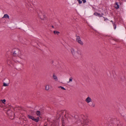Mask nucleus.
<instances>
[{"mask_svg":"<svg viewBox=\"0 0 126 126\" xmlns=\"http://www.w3.org/2000/svg\"><path fill=\"white\" fill-rule=\"evenodd\" d=\"M7 113L8 116H11L12 114V113L13 114V112H12L11 110H9L7 111Z\"/></svg>","mask_w":126,"mask_h":126,"instance_id":"9b49d317","label":"nucleus"},{"mask_svg":"<svg viewBox=\"0 0 126 126\" xmlns=\"http://www.w3.org/2000/svg\"><path fill=\"white\" fill-rule=\"evenodd\" d=\"M36 113L37 115L39 116L38 117H40L41 115V113L40 111L38 110L36 112Z\"/></svg>","mask_w":126,"mask_h":126,"instance_id":"ddd939ff","label":"nucleus"},{"mask_svg":"<svg viewBox=\"0 0 126 126\" xmlns=\"http://www.w3.org/2000/svg\"><path fill=\"white\" fill-rule=\"evenodd\" d=\"M9 83H6L5 82L3 83V86H8L9 85Z\"/></svg>","mask_w":126,"mask_h":126,"instance_id":"4be33fe9","label":"nucleus"},{"mask_svg":"<svg viewBox=\"0 0 126 126\" xmlns=\"http://www.w3.org/2000/svg\"><path fill=\"white\" fill-rule=\"evenodd\" d=\"M104 17V18L105 21L107 20H108L107 18L105 17Z\"/></svg>","mask_w":126,"mask_h":126,"instance_id":"bb28decb","label":"nucleus"},{"mask_svg":"<svg viewBox=\"0 0 126 126\" xmlns=\"http://www.w3.org/2000/svg\"><path fill=\"white\" fill-rule=\"evenodd\" d=\"M113 121V122L112 123L114 124L112 125H109L108 126H124L117 119H114Z\"/></svg>","mask_w":126,"mask_h":126,"instance_id":"20e7f679","label":"nucleus"},{"mask_svg":"<svg viewBox=\"0 0 126 126\" xmlns=\"http://www.w3.org/2000/svg\"><path fill=\"white\" fill-rule=\"evenodd\" d=\"M89 121L88 118L83 115H82L79 117L77 115H75L73 119V122H75L76 124L78 125L82 124V126H87Z\"/></svg>","mask_w":126,"mask_h":126,"instance_id":"f257e3e1","label":"nucleus"},{"mask_svg":"<svg viewBox=\"0 0 126 126\" xmlns=\"http://www.w3.org/2000/svg\"><path fill=\"white\" fill-rule=\"evenodd\" d=\"M0 101L1 102V103H2V104H5V102L6 101V100L5 99H4L3 100H0Z\"/></svg>","mask_w":126,"mask_h":126,"instance_id":"a211bd4d","label":"nucleus"},{"mask_svg":"<svg viewBox=\"0 0 126 126\" xmlns=\"http://www.w3.org/2000/svg\"><path fill=\"white\" fill-rule=\"evenodd\" d=\"M52 78L55 81H57L58 80V78L55 74H53Z\"/></svg>","mask_w":126,"mask_h":126,"instance_id":"9d476101","label":"nucleus"},{"mask_svg":"<svg viewBox=\"0 0 126 126\" xmlns=\"http://www.w3.org/2000/svg\"><path fill=\"white\" fill-rule=\"evenodd\" d=\"M77 1L79 2V4H81L82 2V0H77Z\"/></svg>","mask_w":126,"mask_h":126,"instance_id":"a878e982","label":"nucleus"},{"mask_svg":"<svg viewBox=\"0 0 126 126\" xmlns=\"http://www.w3.org/2000/svg\"><path fill=\"white\" fill-rule=\"evenodd\" d=\"M41 18V19H42V18H41V17H40Z\"/></svg>","mask_w":126,"mask_h":126,"instance_id":"2f4dec72","label":"nucleus"},{"mask_svg":"<svg viewBox=\"0 0 126 126\" xmlns=\"http://www.w3.org/2000/svg\"><path fill=\"white\" fill-rule=\"evenodd\" d=\"M39 16H41V14H39Z\"/></svg>","mask_w":126,"mask_h":126,"instance_id":"c85d7f7f","label":"nucleus"},{"mask_svg":"<svg viewBox=\"0 0 126 126\" xmlns=\"http://www.w3.org/2000/svg\"><path fill=\"white\" fill-rule=\"evenodd\" d=\"M83 1V3H84L86 2V0H82V1Z\"/></svg>","mask_w":126,"mask_h":126,"instance_id":"cd10ccee","label":"nucleus"},{"mask_svg":"<svg viewBox=\"0 0 126 126\" xmlns=\"http://www.w3.org/2000/svg\"><path fill=\"white\" fill-rule=\"evenodd\" d=\"M108 38H109V39H112V40H114L116 41H117V39H116V38H113L111 36H109L108 37Z\"/></svg>","mask_w":126,"mask_h":126,"instance_id":"2eb2a0df","label":"nucleus"},{"mask_svg":"<svg viewBox=\"0 0 126 126\" xmlns=\"http://www.w3.org/2000/svg\"><path fill=\"white\" fill-rule=\"evenodd\" d=\"M62 126H64L65 123L64 120L63 119H62Z\"/></svg>","mask_w":126,"mask_h":126,"instance_id":"412c9836","label":"nucleus"},{"mask_svg":"<svg viewBox=\"0 0 126 126\" xmlns=\"http://www.w3.org/2000/svg\"><path fill=\"white\" fill-rule=\"evenodd\" d=\"M113 26L114 27V29H116V25L114 23H113Z\"/></svg>","mask_w":126,"mask_h":126,"instance_id":"393cba45","label":"nucleus"},{"mask_svg":"<svg viewBox=\"0 0 126 126\" xmlns=\"http://www.w3.org/2000/svg\"><path fill=\"white\" fill-rule=\"evenodd\" d=\"M115 7L116 9H118L119 7L117 3H116L115 5Z\"/></svg>","mask_w":126,"mask_h":126,"instance_id":"aec40b11","label":"nucleus"},{"mask_svg":"<svg viewBox=\"0 0 126 126\" xmlns=\"http://www.w3.org/2000/svg\"><path fill=\"white\" fill-rule=\"evenodd\" d=\"M94 15L96 16H98L99 17H101L102 16H101L100 14L98 13H94Z\"/></svg>","mask_w":126,"mask_h":126,"instance_id":"dca6fc26","label":"nucleus"},{"mask_svg":"<svg viewBox=\"0 0 126 126\" xmlns=\"http://www.w3.org/2000/svg\"><path fill=\"white\" fill-rule=\"evenodd\" d=\"M54 32V33L55 34H58V35L59 33H60L59 32L57 31H54V32Z\"/></svg>","mask_w":126,"mask_h":126,"instance_id":"5701e85b","label":"nucleus"},{"mask_svg":"<svg viewBox=\"0 0 126 126\" xmlns=\"http://www.w3.org/2000/svg\"><path fill=\"white\" fill-rule=\"evenodd\" d=\"M89 106L92 107H94L95 106V104L94 103L92 102V103H90L89 104Z\"/></svg>","mask_w":126,"mask_h":126,"instance_id":"4468645a","label":"nucleus"},{"mask_svg":"<svg viewBox=\"0 0 126 126\" xmlns=\"http://www.w3.org/2000/svg\"><path fill=\"white\" fill-rule=\"evenodd\" d=\"M71 51L72 54L75 58H77L81 56V53L80 50L72 48L71 49Z\"/></svg>","mask_w":126,"mask_h":126,"instance_id":"f03ea898","label":"nucleus"},{"mask_svg":"<svg viewBox=\"0 0 126 126\" xmlns=\"http://www.w3.org/2000/svg\"><path fill=\"white\" fill-rule=\"evenodd\" d=\"M59 88H61L62 89L64 90H65L66 89L63 87H62L61 86H59L58 87Z\"/></svg>","mask_w":126,"mask_h":126,"instance_id":"b1692460","label":"nucleus"},{"mask_svg":"<svg viewBox=\"0 0 126 126\" xmlns=\"http://www.w3.org/2000/svg\"><path fill=\"white\" fill-rule=\"evenodd\" d=\"M58 123L56 121L51 120L50 122L49 120L44 124V126H57Z\"/></svg>","mask_w":126,"mask_h":126,"instance_id":"7ed1b4c3","label":"nucleus"},{"mask_svg":"<svg viewBox=\"0 0 126 126\" xmlns=\"http://www.w3.org/2000/svg\"><path fill=\"white\" fill-rule=\"evenodd\" d=\"M73 80V78L72 77H70L69 79V81L67 82L68 83L71 82Z\"/></svg>","mask_w":126,"mask_h":126,"instance_id":"6ab92c4d","label":"nucleus"},{"mask_svg":"<svg viewBox=\"0 0 126 126\" xmlns=\"http://www.w3.org/2000/svg\"><path fill=\"white\" fill-rule=\"evenodd\" d=\"M66 111L65 110H62L60 112H57V116L58 117V119L61 116L62 117L63 116H65L66 115Z\"/></svg>","mask_w":126,"mask_h":126,"instance_id":"423d86ee","label":"nucleus"},{"mask_svg":"<svg viewBox=\"0 0 126 126\" xmlns=\"http://www.w3.org/2000/svg\"><path fill=\"white\" fill-rule=\"evenodd\" d=\"M85 101L87 103H89L92 102V99L90 97H88L86 99Z\"/></svg>","mask_w":126,"mask_h":126,"instance_id":"1a4fd4ad","label":"nucleus"},{"mask_svg":"<svg viewBox=\"0 0 126 126\" xmlns=\"http://www.w3.org/2000/svg\"><path fill=\"white\" fill-rule=\"evenodd\" d=\"M27 117L31 119L36 122H38L39 120V117H37L36 118H35L34 117L29 115H28Z\"/></svg>","mask_w":126,"mask_h":126,"instance_id":"0eeeda50","label":"nucleus"},{"mask_svg":"<svg viewBox=\"0 0 126 126\" xmlns=\"http://www.w3.org/2000/svg\"><path fill=\"white\" fill-rule=\"evenodd\" d=\"M51 27L52 28H54V27L53 26H52Z\"/></svg>","mask_w":126,"mask_h":126,"instance_id":"7c9ffc66","label":"nucleus"},{"mask_svg":"<svg viewBox=\"0 0 126 126\" xmlns=\"http://www.w3.org/2000/svg\"><path fill=\"white\" fill-rule=\"evenodd\" d=\"M14 55L15 56H18L21 58V53L20 51L18 49H15L14 50L13 53Z\"/></svg>","mask_w":126,"mask_h":126,"instance_id":"39448f33","label":"nucleus"},{"mask_svg":"<svg viewBox=\"0 0 126 126\" xmlns=\"http://www.w3.org/2000/svg\"><path fill=\"white\" fill-rule=\"evenodd\" d=\"M76 41L81 45H83V43L81 40L80 37L78 36H76Z\"/></svg>","mask_w":126,"mask_h":126,"instance_id":"6e6552de","label":"nucleus"},{"mask_svg":"<svg viewBox=\"0 0 126 126\" xmlns=\"http://www.w3.org/2000/svg\"><path fill=\"white\" fill-rule=\"evenodd\" d=\"M5 18L9 19L10 18L9 15L7 14H5L2 17V18Z\"/></svg>","mask_w":126,"mask_h":126,"instance_id":"f8f14e48","label":"nucleus"},{"mask_svg":"<svg viewBox=\"0 0 126 126\" xmlns=\"http://www.w3.org/2000/svg\"><path fill=\"white\" fill-rule=\"evenodd\" d=\"M110 22H112V24H113V22L112 20Z\"/></svg>","mask_w":126,"mask_h":126,"instance_id":"c756f323","label":"nucleus"},{"mask_svg":"<svg viewBox=\"0 0 126 126\" xmlns=\"http://www.w3.org/2000/svg\"><path fill=\"white\" fill-rule=\"evenodd\" d=\"M45 89L46 90H48L49 89V85H47L45 86Z\"/></svg>","mask_w":126,"mask_h":126,"instance_id":"f3484780","label":"nucleus"}]
</instances>
